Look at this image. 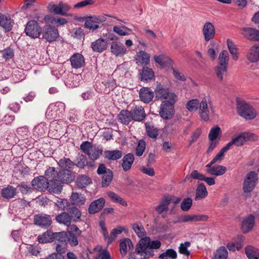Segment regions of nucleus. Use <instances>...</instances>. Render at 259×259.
<instances>
[{"label":"nucleus","instance_id":"nucleus-1","mask_svg":"<svg viewBox=\"0 0 259 259\" xmlns=\"http://www.w3.org/2000/svg\"><path fill=\"white\" fill-rule=\"evenodd\" d=\"M161 243L159 240L151 241L149 237H144L137 244L135 253L130 256V259H148L154 255L153 249H158Z\"/></svg>","mask_w":259,"mask_h":259},{"label":"nucleus","instance_id":"nucleus-2","mask_svg":"<svg viewBox=\"0 0 259 259\" xmlns=\"http://www.w3.org/2000/svg\"><path fill=\"white\" fill-rule=\"evenodd\" d=\"M59 171L54 167H49L45 172V177L47 179L49 186V192L56 194H60L62 189L63 185L59 182Z\"/></svg>","mask_w":259,"mask_h":259},{"label":"nucleus","instance_id":"nucleus-3","mask_svg":"<svg viewBox=\"0 0 259 259\" xmlns=\"http://www.w3.org/2000/svg\"><path fill=\"white\" fill-rule=\"evenodd\" d=\"M171 95V99L162 101L160 105L159 113L161 117L164 119H171L175 113L174 105L177 97L176 94Z\"/></svg>","mask_w":259,"mask_h":259},{"label":"nucleus","instance_id":"nucleus-4","mask_svg":"<svg viewBox=\"0 0 259 259\" xmlns=\"http://www.w3.org/2000/svg\"><path fill=\"white\" fill-rule=\"evenodd\" d=\"M237 110L238 114L246 119H252L256 116V113L251 106L244 101L237 99Z\"/></svg>","mask_w":259,"mask_h":259},{"label":"nucleus","instance_id":"nucleus-5","mask_svg":"<svg viewBox=\"0 0 259 259\" xmlns=\"http://www.w3.org/2000/svg\"><path fill=\"white\" fill-rule=\"evenodd\" d=\"M41 34L42 39L49 43L55 41L59 36L58 29L50 24H46L43 27Z\"/></svg>","mask_w":259,"mask_h":259},{"label":"nucleus","instance_id":"nucleus-6","mask_svg":"<svg viewBox=\"0 0 259 259\" xmlns=\"http://www.w3.org/2000/svg\"><path fill=\"white\" fill-rule=\"evenodd\" d=\"M65 109V105L61 102H57L50 104L48 107L46 115L50 119H53L60 116V114L64 112Z\"/></svg>","mask_w":259,"mask_h":259},{"label":"nucleus","instance_id":"nucleus-7","mask_svg":"<svg viewBox=\"0 0 259 259\" xmlns=\"http://www.w3.org/2000/svg\"><path fill=\"white\" fill-rule=\"evenodd\" d=\"M84 27L90 30H95L99 28V24L104 22L106 18L104 16H92L83 18Z\"/></svg>","mask_w":259,"mask_h":259},{"label":"nucleus","instance_id":"nucleus-8","mask_svg":"<svg viewBox=\"0 0 259 259\" xmlns=\"http://www.w3.org/2000/svg\"><path fill=\"white\" fill-rule=\"evenodd\" d=\"M97 172L102 176V186L103 187H108L111 183L113 174L111 170L107 168L103 163L99 164Z\"/></svg>","mask_w":259,"mask_h":259},{"label":"nucleus","instance_id":"nucleus-9","mask_svg":"<svg viewBox=\"0 0 259 259\" xmlns=\"http://www.w3.org/2000/svg\"><path fill=\"white\" fill-rule=\"evenodd\" d=\"M24 31L27 36L36 38L41 34L42 28L36 21L30 20L27 23Z\"/></svg>","mask_w":259,"mask_h":259},{"label":"nucleus","instance_id":"nucleus-10","mask_svg":"<svg viewBox=\"0 0 259 259\" xmlns=\"http://www.w3.org/2000/svg\"><path fill=\"white\" fill-rule=\"evenodd\" d=\"M258 180L257 174L254 171H249L246 176L243 184L244 193H250L254 188Z\"/></svg>","mask_w":259,"mask_h":259},{"label":"nucleus","instance_id":"nucleus-11","mask_svg":"<svg viewBox=\"0 0 259 259\" xmlns=\"http://www.w3.org/2000/svg\"><path fill=\"white\" fill-rule=\"evenodd\" d=\"M81 236V231L75 225L70 227V230L67 231V244L71 247L76 246L78 244V239Z\"/></svg>","mask_w":259,"mask_h":259},{"label":"nucleus","instance_id":"nucleus-12","mask_svg":"<svg viewBox=\"0 0 259 259\" xmlns=\"http://www.w3.org/2000/svg\"><path fill=\"white\" fill-rule=\"evenodd\" d=\"M31 184L34 189L39 191H45L47 189L49 191L50 185L45 176L34 177L31 181Z\"/></svg>","mask_w":259,"mask_h":259},{"label":"nucleus","instance_id":"nucleus-13","mask_svg":"<svg viewBox=\"0 0 259 259\" xmlns=\"http://www.w3.org/2000/svg\"><path fill=\"white\" fill-rule=\"evenodd\" d=\"M33 220L34 224L42 228H47L52 224V218L47 214H36L34 215Z\"/></svg>","mask_w":259,"mask_h":259},{"label":"nucleus","instance_id":"nucleus-14","mask_svg":"<svg viewBox=\"0 0 259 259\" xmlns=\"http://www.w3.org/2000/svg\"><path fill=\"white\" fill-rule=\"evenodd\" d=\"M59 182L61 183V185L63 183L69 184L73 182L75 179V175L71 170L69 169H64L59 171Z\"/></svg>","mask_w":259,"mask_h":259},{"label":"nucleus","instance_id":"nucleus-15","mask_svg":"<svg viewBox=\"0 0 259 259\" xmlns=\"http://www.w3.org/2000/svg\"><path fill=\"white\" fill-rule=\"evenodd\" d=\"M156 97L160 99H171L172 94H175L174 93L169 92V90L166 86L160 83L157 84L155 90Z\"/></svg>","mask_w":259,"mask_h":259},{"label":"nucleus","instance_id":"nucleus-16","mask_svg":"<svg viewBox=\"0 0 259 259\" xmlns=\"http://www.w3.org/2000/svg\"><path fill=\"white\" fill-rule=\"evenodd\" d=\"M203 35L205 41L213 39L215 36V28L213 24L209 22H206L202 29Z\"/></svg>","mask_w":259,"mask_h":259},{"label":"nucleus","instance_id":"nucleus-17","mask_svg":"<svg viewBox=\"0 0 259 259\" xmlns=\"http://www.w3.org/2000/svg\"><path fill=\"white\" fill-rule=\"evenodd\" d=\"M108 47L107 41L103 38H99L94 41L92 42L91 45V48L94 52L102 53L105 51Z\"/></svg>","mask_w":259,"mask_h":259},{"label":"nucleus","instance_id":"nucleus-18","mask_svg":"<svg viewBox=\"0 0 259 259\" xmlns=\"http://www.w3.org/2000/svg\"><path fill=\"white\" fill-rule=\"evenodd\" d=\"M208 219V216L205 214H186L181 216L179 222L181 223L196 222L206 221Z\"/></svg>","mask_w":259,"mask_h":259},{"label":"nucleus","instance_id":"nucleus-19","mask_svg":"<svg viewBox=\"0 0 259 259\" xmlns=\"http://www.w3.org/2000/svg\"><path fill=\"white\" fill-rule=\"evenodd\" d=\"M132 119L136 121H142L146 117L144 108L141 106H135L131 110Z\"/></svg>","mask_w":259,"mask_h":259},{"label":"nucleus","instance_id":"nucleus-20","mask_svg":"<svg viewBox=\"0 0 259 259\" xmlns=\"http://www.w3.org/2000/svg\"><path fill=\"white\" fill-rule=\"evenodd\" d=\"M105 204V200L102 197L93 201L88 208L89 213L93 214L99 212L104 207Z\"/></svg>","mask_w":259,"mask_h":259},{"label":"nucleus","instance_id":"nucleus-21","mask_svg":"<svg viewBox=\"0 0 259 259\" xmlns=\"http://www.w3.org/2000/svg\"><path fill=\"white\" fill-rule=\"evenodd\" d=\"M110 50L112 54L116 56H122L126 54V49L119 41H112L111 43Z\"/></svg>","mask_w":259,"mask_h":259},{"label":"nucleus","instance_id":"nucleus-22","mask_svg":"<svg viewBox=\"0 0 259 259\" xmlns=\"http://www.w3.org/2000/svg\"><path fill=\"white\" fill-rule=\"evenodd\" d=\"M212 165H210L209 162L206 165V171L210 175L217 177L222 176L226 172L227 168L225 166L221 165L212 166Z\"/></svg>","mask_w":259,"mask_h":259},{"label":"nucleus","instance_id":"nucleus-23","mask_svg":"<svg viewBox=\"0 0 259 259\" xmlns=\"http://www.w3.org/2000/svg\"><path fill=\"white\" fill-rule=\"evenodd\" d=\"M255 218L252 214H249L244 218L241 224V229L243 233H247L252 230L254 225Z\"/></svg>","mask_w":259,"mask_h":259},{"label":"nucleus","instance_id":"nucleus-24","mask_svg":"<svg viewBox=\"0 0 259 259\" xmlns=\"http://www.w3.org/2000/svg\"><path fill=\"white\" fill-rule=\"evenodd\" d=\"M199 115L201 119L204 121L209 120V110L207 105V100L205 98H203L199 104Z\"/></svg>","mask_w":259,"mask_h":259},{"label":"nucleus","instance_id":"nucleus-25","mask_svg":"<svg viewBox=\"0 0 259 259\" xmlns=\"http://www.w3.org/2000/svg\"><path fill=\"white\" fill-rule=\"evenodd\" d=\"M71 204L75 206H80L84 204L85 197L80 193L73 192L70 197Z\"/></svg>","mask_w":259,"mask_h":259},{"label":"nucleus","instance_id":"nucleus-26","mask_svg":"<svg viewBox=\"0 0 259 259\" xmlns=\"http://www.w3.org/2000/svg\"><path fill=\"white\" fill-rule=\"evenodd\" d=\"M139 97L144 103H149L154 97V92L149 88L143 87L140 90Z\"/></svg>","mask_w":259,"mask_h":259},{"label":"nucleus","instance_id":"nucleus-27","mask_svg":"<svg viewBox=\"0 0 259 259\" xmlns=\"http://www.w3.org/2000/svg\"><path fill=\"white\" fill-rule=\"evenodd\" d=\"M254 135L252 133L247 132H243L237 136L236 137L232 139L236 146H241L243 145L246 141L250 140L253 137Z\"/></svg>","mask_w":259,"mask_h":259},{"label":"nucleus","instance_id":"nucleus-28","mask_svg":"<svg viewBox=\"0 0 259 259\" xmlns=\"http://www.w3.org/2000/svg\"><path fill=\"white\" fill-rule=\"evenodd\" d=\"M243 35L247 39L259 41V30L251 27H245L242 29Z\"/></svg>","mask_w":259,"mask_h":259},{"label":"nucleus","instance_id":"nucleus-29","mask_svg":"<svg viewBox=\"0 0 259 259\" xmlns=\"http://www.w3.org/2000/svg\"><path fill=\"white\" fill-rule=\"evenodd\" d=\"M70 61L72 67L76 69L82 67L85 63L83 55L78 53L74 54L70 57Z\"/></svg>","mask_w":259,"mask_h":259},{"label":"nucleus","instance_id":"nucleus-30","mask_svg":"<svg viewBox=\"0 0 259 259\" xmlns=\"http://www.w3.org/2000/svg\"><path fill=\"white\" fill-rule=\"evenodd\" d=\"M66 211L68 213L72 221L77 222L80 221L81 216V211L76 206L71 204Z\"/></svg>","mask_w":259,"mask_h":259},{"label":"nucleus","instance_id":"nucleus-31","mask_svg":"<svg viewBox=\"0 0 259 259\" xmlns=\"http://www.w3.org/2000/svg\"><path fill=\"white\" fill-rule=\"evenodd\" d=\"M13 23L10 16L1 15L0 26L4 28L5 32H9L12 30Z\"/></svg>","mask_w":259,"mask_h":259},{"label":"nucleus","instance_id":"nucleus-32","mask_svg":"<svg viewBox=\"0 0 259 259\" xmlns=\"http://www.w3.org/2000/svg\"><path fill=\"white\" fill-rule=\"evenodd\" d=\"M134 160L135 157L132 153H128L123 156L121 166L124 171H127L131 168Z\"/></svg>","mask_w":259,"mask_h":259},{"label":"nucleus","instance_id":"nucleus-33","mask_svg":"<svg viewBox=\"0 0 259 259\" xmlns=\"http://www.w3.org/2000/svg\"><path fill=\"white\" fill-rule=\"evenodd\" d=\"M140 79L141 81L148 82L154 76V72L152 69L144 67L140 72Z\"/></svg>","mask_w":259,"mask_h":259},{"label":"nucleus","instance_id":"nucleus-34","mask_svg":"<svg viewBox=\"0 0 259 259\" xmlns=\"http://www.w3.org/2000/svg\"><path fill=\"white\" fill-rule=\"evenodd\" d=\"M117 118L119 121L125 125L128 124L133 120L131 112L127 110H122L117 115Z\"/></svg>","mask_w":259,"mask_h":259},{"label":"nucleus","instance_id":"nucleus-35","mask_svg":"<svg viewBox=\"0 0 259 259\" xmlns=\"http://www.w3.org/2000/svg\"><path fill=\"white\" fill-rule=\"evenodd\" d=\"M55 232L48 230L37 237L38 241L40 243L52 242L54 241Z\"/></svg>","mask_w":259,"mask_h":259},{"label":"nucleus","instance_id":"nucleus-36","mask_svg":"<svg viewBox=\"0 0 259 259\" xmlns=\"http://www.w3.org/2000/svg\"><path fill=\"white\" fill-rule=\"evenodd\" d=\"M136 63L140 65H148L150 62V56L145 51H140L136 57Z\"/></svg>","mask_w":259,"mask_h":259},{"label":"nucleus","instance_id":"nucleus-37","mask_svg":"<svg viewBox=\"0 0 259 259\" xmlns=\"http://www.w3.org/2000/svg\"><path fill=\"white\" fill-rule=\"evenodd\" d=\"M57 164L60 169H64L67 168L72 170L75 166V162L69 158L64 157L57 162Z\"/></svg>","mask_w":259,"mask_h":259},{"label":"nucleus","instance_id":"nucleus-38","mask_svg":"<svg viewBox=\"0 0 259 259\" xmlns=\"http://www.w3.org/2000/svg\"><path fill=\"white\" fill-rule=\"evenodd\" d=\"M55 219L58 223L63 224L67 226H70L72 222L69 215L66 211H63L57 214Z\"/></svg>","mask_w":259,"mask_h":259},{"label":"nucleus","instance_id":"nucleus-39","mask_svg":"<svg viewBox=\"0 0 259 259\" xmlns=\"http://www.w3.org/2000/svg\"><path fill=\"white\" fill-rule=\"evenodd\" d=\"M105 158L110 160H116L120 159L122 153L118 150H107L104 152Z\"/></svg>","mask_w":259,"mask_h":259},{"label":"nucleus","instance_id":"nucleus-40","mask_svg":"<svg viewBox=\"0 0 259 259\" xmlns=\"http://www.w3.org/2000/svg\"><path fill=\"white\" fill-rule=\"evenodd\" d=\"M127 246L130 249H133L134 248L133 244L130 239L124 238L122 240H120L119 247L120 251L122 254L125 255L126 254Z\"/></svg>","mask_w":259,"mask_h":259},{"label":"nucleus","instance_id":"nucleus-41","mask_svg":"<svg viewBox=\"0 0 259 259\" xmlns=\"http://www.w3.org/2000/svg\"><path fill=\"white\" fill-rule=\"evenodd\" d=\"M245 252L249 259H259V249L250 245L246 246Z\"/></svg>","mask_w":259,"mask_h":259},{"label":"nucleus","instance_id":"nucleus-42","mask_svg":"<svg viewBox=\"0 0 259 259\" xmlns=\"http://www.w3.org/2000/svg\"><path fill=\"white\" fill-rule=\"evenodd\" d=\"M54 204L58 209L63 211H66L71 205L70 202H69L67 199L60 198H57L56 199Z\"/></svg>","mask_w":259,"mask_h":259},{"label":"nucleus","instance_id":"nucleus-43","mask_svg":"<svg viewBox=\"0 0 259 259\" xmlns=\"http://www.w3.org/2000/svg\"><path fill=\"white\" fill-rule=\"evenodd\" d=\"M171 199L168 197H165L161 200L159 204L156 207V210L159 214L168 210V207Z\"/></svg>","mask_w":259,"mask_h":259},{"label":"nucleus","instance_id":"nucleus-44","mask_svg":"<svg viewBox=\"0 0 259 259\" xmlns=\"http://www.w3.org/2000/svg\"><path fill=\"white\" fill-rule=\"evenodd\" d=\"M16 194V189L12 186L9 185L2 190V196L6 199L13 198Z\"/></svg>","mask_w":259,"mask_h":259},{"label":"nucleus","instance_id":"nucleus-45","mask_svg":"<svg viewBox=\"0 0 259 259\" xmlns=\"http://www.w3.org/2000/svg\"><path fill=\"white\" fill-rule=\"evenodd\" d=\"M247 59L252 63L257 62L259 61V45L254 46L251 48L250 52L247 56Z\"/></svg>","mask_w":259,"mask_h":259},{"label":"nucleus","instance_id":"nucleus-46","mask_svg":"<svg viewBox=\"0 0 259 259\" xmlns=\"http://www.w3.org/2000/svg\"><path fill=\"white\" fill-rule=\"evenodd\" d=\"M107 195L112 202L118 203L123 206H126L127 205V202L117 194L109 191L107 193Z\"/></svg>","mask_w":259,"mask_h":259},{"label":"nucleus","instance_id":"nucleus-47","mask_svg":"<svg viewBox=\"0 0 259 259\" xmlns=\"http://www.w3.org/2000/svg\"><path fill=\"white\" fill-rule=\"evenodd\" d=\"M207 195L206 188L203 183L199 184L196 190L195 200L204 198Z\"/></svg>","mask_w":259,"mask_h":259},{"label":"nucleus","instance_id":"nucleus-48","mask_svg":"<svg viewBox=\"0 0 259 259\" xmlns=\"http://www.w3.org/2000/svg\"><path fill=\"white\" fill-rule=\"evenodd\" d=\"M92 183L90 177L85 175L79 176L76 180V185L78 188H85L89 184Z\"/></svg>","mask_w":259,"mask_h":259},{"label":"nucleus","instance_id":"nucleus-49","mask_svg":"<svg viewBox=\"0 0 259 259\" xmlns=\"http://www.w3.org/2000/svg\"><path fill=\"white\" fill-rule=\"evenodd\" d=\"M146 131L147 135L151 138H156L158 136V130L154 125L148 123H145Z\"/></svg>","mask_w":259,"mask_h":259},{"label":"nucleus","instance_id":"nucleus-50","mask_svg":"<svg viewBox=\"0 0 259 259\" xmlns=\"http://www.w3.org/2000/svg\"><path fill=\"white\" fill-rule=\"evenodd\" d=\"M227 44L229 51L230 54L232 55L233 59L235 61L237 60L238 59V53L236 46L233 43V41L230 39H228L227 40Z\"/></svg>","mask_w":259,"mask_h":259},{"label":"nucleus","instance_id":"nucleus-51","mask_svg":"<svg viewBox=\"0 0 259 259\" xmlns=\"http://www.w3.org/2000/svg\"><path fill=\"white\" fill-rule=\"evenodd\" d=\"M228 66L217 65L214 68V70L217 78L220 81H222L224 75L227 72Z\"/></svg>","mask_w":259,"mask_h":259},{"label":"nucleus","instance_id":"nucleus-52","mask_svg":"<svg viewBox=\"0 0 259 259\" xmlns=\"http://www.w3.org/2000/svg\"><path fill=\"white\" fill-rule=\"evenodd\" d=\"M228 251L224 246H221L214 253L212 259H227Z\"/></svg>","mask_w":259,"mask_h":259},{"label":"nucleus","instance_id":"nucleus-53","mask_svg":"<svg viewBox=\"0 0 259 259\" xmlns=\"http://www.w3.org/2000/svg\"><path fill=\"white\" fill-rule=\"evenodd\" d=\"M229 54L227 51L223 50L219 54L218 60L219 65L228 66L229 63Z\"/></svg>","mask_w":259,"mask_h":259},{"label":"nucleus","instance_id":"nucleus-54","mask_svg":"<svg viewBox=\"0 0 259 259\" xmlns=\"http://www.w3.org/2000/svg\"><path fill=\"white\" fill-rule=\"evenodd\" d=\"M177 257V252L172 248H169L166 250L165 252L160 254L158 257L159 259H176Z\"/></svg>","mask_w":259,"mask_h":259},{"label":"nucleus","instance_id":"nucleus-55","mask_svg":"<svg viewBox=\"0 0 259 259\" xmlns=\"http://www.w3.org/2000/svg\"><path fill=\"white\" fill-rule=\"evenodd\" d=\"M45 20L47 23H51L52 24H58L59 25H63L66 24L67 21L66 19L63 18H55L50 16H46Z\"/></svg>","mask_w":259,"mask_h":259},{"label":"nucleus","instance_id":"nucleus-56","mask_svg":"<svg viewBox=\"0 0 259 259\" xmlns=\"http://www.w3.org/2000/svg\"><path fill=\"white\" fill-rule=\"evenodd\" d=\"M102 152L103 150L102 149H99L96 147H91L88 155L91 159L95 160L99 158L100 156L102 154Z\"/></svg>","mask_w":259,"mask_h":259},{"label":"nucleus","instance_id":"nucleus-57","mask_svg":"<svg viewBox=\"0 0 259 259\" xmlns=\"http://www.w3.org/2000/svg\"><path fill=\"white\" fill-rule=\"evenodd\" d=\"M67 232H55L54 241H57L59 244H67Z\"/></svg>","mask_w":259,"mask_h":259},{"label":"nucleus","instance_id":"nucleus-58","mask_svg":"<svg viewBox=\"0 0 259 259\" xmlns=\"http://www.w3.org/2000/svg\"><path fill=\"white\" fill-rule=\"evenodd\" d=\"M221 133V128L218 125H216L211 128L208 134V138L210 141H215Z\"/></svg>","mask_w":259,"mask_h":259},{"label":"nucleus","instance_id":"nucleus-59","mask_svg":"<svg viewBox=\"0 0 259 259\" xmlns=\"http://www.w3.org/2000/svg\"><path fill=\"white\" fill-rule=\"evenodd\" d=\"M24 74L22 70H15L13 71L11 79L14 83H17L24 79Z\"/></svg>","mask_w":259,"mask_h":259},{"label":"nucleus","instance_id":"nucleus-60","mask_svg":"<svg viewBox=\"0 0 259 259\" xmlns=\"http://www.w3.org/2000/svg\"><path fill=\"white\" fill-rule=\"evenodd\" d=\"M124 230V228L121 226H118L112 229L110 233V236L107 241L108 244L111 243L116 238V235L121 234Z\"/></svg>","mask_w":259,"mask_h":259},{"label":"nucleus","instance_id":"nucleus-61","mask_svg":"<svg viewBox=\"0 0 259 259\" xmlns=\"http://www.w3.org/2000/svg\"><path fill=\"white\" fill-rule=\"evenodd\" d=\"M75 161V165L79 168H84L89 164L87 157L82 154L76 157Z\"/></svg>","mask_w":259,"mask_h":259},{"label":"nucleus","instance_id":"nucleus-62","mask_svg":"<svg viewBox=\"0 0 259 259\" xmlns=\"http://www.w3.org/2000/svg\"><path fill=\"white\" fill-rule=\"evenodd\" d=\"M132 228L139 237L141 238V239L145 237L146 232L142 225L135 223L132 225Z\"/></svg>","mask_w":259,"mask_h":259},{"label":"nucleus","instance_id":"nucleus-63","mask_svg":"<svg viewBox=\"0 0 259 259\" xmlns=\"http://www.w3.org/2000/svg\"><path fill=\"white\" fill-rule=\"evenodd\" d=\"M3 58L6 60L8 61L12 59L14 56V52L13 49L10 47L4 49L1 51Z\"/></svg>","mask_w":259,"mask_h":259},{"label":"nucleus","instance_id":"nucleus-64","mask_svg":"<svg viewBox=\"0 0 259 259\" xmlns=\"http://www.w3.org/2000/svg\"><path fill=\"white\" fill-rule=\"evenodd\" d=\"M17 188L23 195H26L28 193L32 192L33 191V188L24 182L20 183L17 186Z\"/></svg>","mask_w":259,"mask_h":259}]
</instances>
